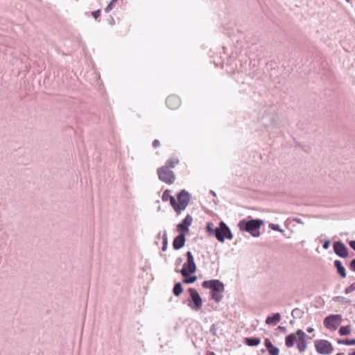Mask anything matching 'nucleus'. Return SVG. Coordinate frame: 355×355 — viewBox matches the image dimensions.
I'll return each instance as SVG.
<instances>
[{"label": "nucleus", "instance_id": "obj_44", "mask_svg": "<svg viewBox=\"0 0 355 355\" xmlns=\"http://www.w3.org/2000/svg\"><path fill=\"white\" fill-rule=\"evenodd\" d=\"M206 355H216V354L213 352H207Z\"/></svg>", "mask_w": 355, "mask_h": 355}, {"label": "nucleus", "instance_id": "obj_24", "mask_svg": "<svg viewBox=\"0 0 355 355\" xmlns=\"http://www.w3.org/2000/svg\"><path fill=\"white\" fill-rule=\"evenodd\" d=\"M338 332L340 336H347L351 333L350 327L342 326L340 327Z\"/></svg>", "mask_w": 355, "mask_h": 355}, {"label": "nucleus", "instance_id": "obj_19", "mask_svg": "<svg viewBox=\"0 0 355 355\" xmlns=\"http://www.w3.org/2000/svg\"><path fill=\"white\" fill-rule=\"evenodd\" d=\"M297 336L295 334H290L285 338V345L287 347H292L297 343Z\"/></svg>", "mask_w": 355, "mask_h": 355}, {"label": "nucleus", "instance_id": "obj_38", "mask_svg": "<svg viewBox=\"0 0 355 355\" xmlns=\"http://www.w3.org/2000/svg\"><path fill=\"white\" fill-rule=\"evenodd\" d=\"M349 245L355 251V241H350Z\"/></svg>", "mask_w": 355, "mask_h": 355}, {"label": "nucleus", "instance_id": "obj_48", "mask_svg": "<svg viewBox=\"0 0 355 355\" xmlns=\"http://www.w3.org/2000/svg\"><path fill=\"white\" fill-rule=\"evenodd\" d=\"M346 1H347V2H349V1H350V0H346Z\"/></svg>", "mask_w": 355, "mask_h": 355}, {"label": "nucleus", "instance_id": "obj_46", "mask_svg": "<svg viewBox=\"0 0 355 355\" xmlns=\"http://www.w3.org/2000/svg\"><path fill=\"white\" fill-rule=\"evenodd\" d=\"M336 355H345V354L343 352H340V353H338Z\"/></svg>", "mask_w": 355, "mask_h": 355}, {"label": "nucleus", "instance_id": "obj_34", "mask_svg": "<svg viewBox=\"0 0 355 355\" xmlns=\"http://www.w3.org/2000/svg\"><path fill=\"white\" fill-rule=\"evenodd\" d=\"M349 268L351 270L355 272V258L353 259L349 264Z\"/></svg>", "mask_w": 355, "mask_h": 355}, {"label": "nucleus", "instance_id": "obj_13", "mask_svg": "<svg viewBox=\"0 0 355 355\" xmlns=\"http://www.w3.org/2000/svg\"><path fill=\"white\" fill-rule=\"evenodd\" d=\"M181 104V100L180 97L177 95L172 94L168 96L166 99V106L171 109L175 110L180 107Z\"/></svg>", "mask_w": 355, "mask_h": 355}, {"label": "nucleus", "instance_id": "obj_26", "mask_svg": "<svg viewBox=\"0 0 355 355\" xmlns=\"http://www.w3.org/2000/svg\"><path fill=\"white\" fill-rule=\"evenodd\" d=\"M337 342L338 344H343V345H355V339L354 338H353V339H349V338L338 339L337 340Z\"/></svg>", "mask_w": 355, "mask_h": 355}, {"label": "nucleus", "instance_id": "obj_40", "mask_svg": "<svg viewBox=\"0 0 355 355\" xmlns=\"http://www.w3.org/2000/svg\"><path fill=\"white\" fill-rule=\"evenodd\" d=\"M182 261V259L181 257H178L177 259H176V265H180Z\"/></svg>", "mask_w": 355, "mask_h": 355}, {"label": "nucleus", "instance_id": "obj_21", "mask_svg": "<svg viewBox=\"0 0 355 355\" xmlns=\"http://www.w3.org/2000/svg\"><path fill=\"white\" fill-rule=\"evenodd\" d=\"M260 339L257 337H250L245 338V344L248 346L254 347L260 344Z\"/></svg>", "mask_w": 355, "mask_h": 355}, {"label": "nucleus", "instance_id": "obj_28", "mask_svg": "<svg viewBox=\"0 0 355 355\" xmlns=\"http://www.w3.org/2000/svg\"><path fill=\"white\" fill-rule=\"evenodd\" d=\"M119 0H112L110 3L107 6V7L105 8V12H109L112 10H113L115 7L116 3L119 2Z\"/></svg>", "mask_w": 355, "mask_h": 355}, {"label": "nucleus", "instance_id": "obj_9", "mask_svg": "<svg viewBox=\"0 0 355 355\" xmlns=\"http://www.w3.org/2000/svg\"><path fill=\"white\" fill-rule=\"evenodd\" d=\"M296 335L297 336V348L300 352H303L307 347V343L305 340L306 338H311L307 336L302 330L298 329L296 331Z\"/></svg>", "mask_w": 355, "mask_h": 355}, {"label": "nucleus", "instance_id": "obj_12", "mask_svg": "<svg viewBox=\"0 0 355 355\" xmlns=\"http://www.w3.org/2000/svg\"><path fill=\"white\" fill-rule=\"evenodd\" d=\"M193 218L190 214H187L186 217L177 225V231L180 234H184L189 232V227L191 225Z\"/></svg>", "mask_w": 355, "mask_h": 355}, {"label": "nucleus", "instance_id": "obj_10", "mask_svg": "<svg viewBox=\"0 0 355 355\" xmlns=\"http://www.w3.org/2000/svg\"><path fill=\"white\" fill-rule=\"evenodd\" d=\"M334 252L341 258H347L349 256L348 248L340 241H335L333 244Z\"/></svg>", "mask_w": 355, "mask_h": 355}, {"label": "nucleus", "instance_id": "obj_18", "mask_svg": "<svg viewBox=\"0 0 355 355\" xmlns=\"http://www.w3.org/2000/svg\"><path fill=\"white\" fill-rule=\"evenodd\" d=\"M281 320V315L279 313H273L267 317L266 323L269 325H275Z\"/></svg>", "mask_w": 355, "mask_h": 355}, {"label": "nucleus", "instance_id": "obj_22", "mask_svg": "<svg viewBox=\"0 0 355 355\" xmlns=\"http://www.w3.org/2000/svg\"><path fill=\"white\" fill-rule=\"evenodd\" d=\"M183 291V288L180 282L175 283L173 288V293L175 296H179Z\"/></svg>", "mask_w": 355, "mask_h": 355}, {"label": "nucleus", "instance_id": "obj_32", "mask_svg": "<svg viewBox=\"0 0 355 355\" xmlns=\"http://www.w3.org/2000/svg\"><path fill=\"white\" fill-rule=\"evenodd\" d=\"M268 227L272 230L280 232H283V230L280 228L279 225L277 224L270 223Z\"/></svg>", "mask_w": 355, "mask_h": 355}, {"label": "nucleus", "instance_id": "obj_33", "mask_svg": "<svg viewBox=\"0 0 355 355\" xmlns=\"http://www.w3.org/2000/svg\"><path fill=\"white\" fill-rule=\"evenodd\" d=\"M101 10L100 9H98L94 12H92V15L93 16V17L96 19H97L100 16H101Z\"/></svg>", "mask_w": 355, "mask_h": 355}, {"label": "nucleus", "instance_id": "obj_45", "mask_svg": "<svg viewBox=\"0 0 355 355\" xmlns=\"http://www.w3.org/2000/svg\"><path fill=\"white\" fill-rule=\"evenodd\" d=\"M210 193H211L213 196H216V193H215L214 191H212V190H211V191H210Z\"/></svg>", "mask_w": 355, "mask_h": 355}, {"label": "nucleus", "instance_id": "obj_35", "mask_svg": "<svg viewBox=\"0 0 355 355\" xmlns=\"http://www.w3.org/2000/svg\"><path fill=\"white\" fill-rule=\"evenodd\" d=\"M152 146L153 148H156L160 146V142L158 139L153 140L152 143Z\"/></svg>", "mask_w": 355, "mask_h": 355}, {"label": "nucleus", "instance_id": "obj_23", "mask_svg": "<svg viewBox=\"0 0 355 355\" xmlns=\"http://www.w3.org/2000/svg\"><path fill=\"white\" fill-rule=\"evenodd\" d=\"M175 198L173 196L171 195V190L166 189L162 194V200L164 202H166L168 200L170 201V204L171 205V199Z\"/></svg>", "mask_w": 355, "mask_h": 355}, {"label": "nucleus", "instance_id": "obj_42", "mask_svg": "<svg viewBox=\"0 0 355 355\" xmlns=\"http://www.w3.org/2000/svg\"><path fill=\"white\" fill-rule=\"evenodd\" d=\"M279 329L282 331H283V332H286V327H281V326H279Z\"/></svg>", "mask_w": 355, "mask_h": 355}, {"label": "nucleus", "instance_id": "obj_16", "mask_svg": "<svg viewBox=\"0 0 355 355\" xmlns=\"http://www.w3.org/2000/svg\"><path fill=\"white\" fill-rule=\"evenodd\" d=\"M264 345L270 355H279V348L273 345L272 342L268 338L265 339Z\"/></svg>", "mask_w": 355, "mask_h": 355}, {"label": "nucleus", "instance_id": "obj_30", "mask_svg": "<svg viewBox=\"0 0 355 355\" xmlns=\"http://www.w3.org/2000/svg\"><path fill=\"white\" fill-rule=\"evenodd\" d=\"M162 239H163V243H162V250L163 251H166L167 249V246H168L167 234H166V231H164V232Z\"/></svg>", "mask_w": 355, "mask_h": 355}, {"label": "nucleus", "instance_id": "obj_31", "mask_svg": "<svg viewBox=\"0 0 355 355\" xmlns=\"http://www.w3.org/2000/svg\"><path fill=\"white\" fill-rule=\"evenodd\" d=\"M354 291H355V282L346 287L344 292L345 294H349Z\"/></svg>", "mask_w": 355, "mask_h": 355}, {"label": "nucleus", "instance_id": "obj_29", "mask_svg": "<svg viewBox=\"0 0 355 355\" xmlns=\"http://www.w3.org/2000/svg\"><path fill=\"white\" fill-rule=\"evenodd\" d=\"M211 299L214 300L216 302L218 303L221 301L223 298V295L221 293H215V292H211Z\"/></svg>", "mask_w": 355, "mask_h": 355}, {"label": "nucleus", "instance_id": "obj_39", "mask_svg": "<svg viewBox=\"0 0 355 355\" xmlns=\"http://www.w3.org/2000/svg\"><path fill=\"white\" fill-rule=\"evenodd\" d=\"M293 221H295V222H296V223H297L299 224H303L302 220L301 219H300V218H294Z\"/></svg>", "mask_w": 355, "mask_h": 355}, {"label": "nucleus", "instance_id": "obj_15", "mask_svg": "<svg viewBox=\"0 0 355 355\" xmlns=\"http://www.w3.org/2000/svg\"><path fill=\"white\" fill-rule=\"evenodd\" d=\"M176 272L181 273L182 276L184 277L183 282L184 284H192L197 280V277L196 275H191L194 272H190L188 271H185L184 270H176Z\"/></svg>", "mask_w": 355, "mask_h": 355}, {"label": "nucleus", "instance_id": "obj_11", "mask_svg": "<svg viewBox=\"0 0 355 355\" xmlns=\"http://www.w3.org/2000/svg\"><path fill=\"white\" fill-rule=\"evenodd\" d=\"M187 261L183 265V267L181 270H184L185 271H188L190 272H196V265L194 261V258L192 253L190 251L186 252Z\"/></svg>", "mask_w": 355, "mask_h": 355}, {"label": "nucleus", "instance_id": "obj_8", "mask_svg": "<svg viewBox=\"0 0 355 355\" xmlns=\"http://www.w3.org/2000/svg\"><path fill=\"white\" fill-rule=\"evenodd\" d=\"M341 315H330L324 320V325L327 329L335 331L341 322Z\"/></svg>", "mask_w": 355, "mask_h": 355}, {"label": "nucleus", "instance_id": "obj_25", "mask_svg": "<svg viewBox=\"0 0 355 355\" xmlns=\"http://www.w3.org/2000/svg\"><path fill=\"white\" fill-rule=\"evenodd\" d=\"M291 315L294 318H301L304 315V311L300 309L295 308L293 309Z\"/></svg>", "mask_w": 355, "mask_h": 355}, {"label": "nucleus", "instance_id": "obj_2", "mask_svg": "<svg viewBox=\"0 0 355 355\" xmlns=\"http://www.w3.org/2000/svg\"><path fill=\"white\" fill-rule=\"evenodd\" d=\"M263 225L261 219H252L251 217L241 220L238 227L241 232L250 233L253 237H259L261 234L260 228Z\"/></svg>", "mask_w": 355, "mask_h": 355}, {"label": "nucleus", "instance_id": "obj_7", "mask_svg": "<svg viewBox=\"0 0 355 355\" xmlns=\"http://www.w3.org/2000/svg\"><path fill=\"white\" fill-rule=\"evenodd\" d=\"M202 286L204 288H210L211 292L222 293L224 291V284L218 279L204 281Z\"/></svg>", "mask_w": 355, "mask_h": 355}, {"label": "nucleus", "instance_id": "obj_43", "mask_svg": "<svg viewBox=\"0 0 355 355\" xmlns=\"http://www.w3.org/2000/svg\"><path fill=\"white\" fill-rule=\"evenodd\" d=\"M306 331H307V332H309V333H311V332H313V331H314V329H313V328H312V327H308V328L306 329Z\"/></svg>", "mask_w": 355, "mask_h": 355}, {"label": "nucleus", "instance_id": "obj_27", "mask_svg": "<svg viewBox=\"0 0 355 355\" xmlns=\"http://www.w3.org/2000/svg\"><path fill=\"white\" fill-rule=\"evenodd\" d=\"M335 302H338L344 304H350L351 300L343 296H336L333 299Z\"/></svg>", "mask_w": 355, "mask_h": 355}, {"label": "nucleus", "instance_id": "obj_47", "mask_svg": "<svg viewBox=\"0 0 355 355\" xmlns=\"http://www.w3.org/2000/svg\"><path fill=\"white\" fill-rule=\"evenodd\" d=\"M348 355H355V351H354L352 353H349Z\"/></svg>", "mask_w": 355, "mask_h": 355}, {"label": "nucleus", "instance_id": "obj_41", "mask_svg": "<svg viewBox=\"0 0 355 355\" xmlns=\"http://www.w3.org/2000/svg\"><path fill=\"white\" fill-rule=\"evenodd\" d=\"M110 24L111 25H114V18L112 16L110 17Z\"/></svg>", "mask_w": 355, "mask_h": 355}, {"label": "nucleus", "instance_id": "obj_14", "mask_svg": "<svg viewBox=\"0 0 355 355\" xmlns=\"http://www.w3.org/2000/svg\"><path fill=\"white\" fill-rule=\"evenodd\" d=\"M186 242V236L184 234H180L175 236L173 241V248L174 250H180L184 247Z\"/></svg>", "mask_w": 355, "mask_h": 355}, {"label": "nucleus", "instance_id": "obj_6", "mask_svg": "<svg viewBox=\"0 0 355 355\" xmlns=\"http://www.w3.org/2000/svg\"><path fill=\"white\" fill-rule=\"evenodd\" d=\"M157 175L161 181L168 184H173L175 180V175L173 171L164 166H161L157 169Z\"/></svg>", "mask_w": 355, "mask_h": 355}, {"label": "nucleus", "instance_id": "obj_4", "mask_svg": "<svg viewBox=\"0 0 355 355\" xmlns=\"http://www.w3.org/2000/svg\"><path fill=\"white\" fill-rule=\"evenodd\" d=\"M189 297L188 299V306L194 311H199L202 306V300L198 292L193 288L188 289Z\"/></svg>", "mask_w": 355, "mask_h": 355}, {"label": "nucleus", "instance_id": "obj_1", "mask_svg": "<svg viewBox=\"0 0 355 355\" xmlns=\"http://www.w3.org/2000/svg\"><path fill=\"white\" fill-rule=\"evenodd\" d=\"M206 231L211 236H214L219 242H224L225 239L231 240L233 234L229 227L223 222L219 223V226L214 228L212 223H207Z\"/></svg>", "mask_w": 355, "mask_h": 355}, {"label": "nucleus", "instance_id": "obj_37", "mask_svg": "<svg viewBox=\"0 0 355 355\" xmlns=\"http://www.w3.org/2000/svg\"><path fill=\"white\" fill-rule=\"evenodd\" d=\"M216 325L215 324H212L210 327V332L212 335H216Z\"/></svg>", "mask_w": 355, "mask_h": 355}, {"label": "nucleus", "instance_id": "obj_17", "mask_svg": "<svg viewBox=\"0 0 355 355\" xmlns=\"http://www.w3.org/2000/svg\"><path fill=\"white\" fill-rule=\"evenodd\" d=\"M334 266L336 269L337 273L342 277L345 278L347 276V272L345 267L343 266L342 262L340 260H335L334 262Z\"/></svg>", "mask_w": 355, "mask_h": 355}, {"label": "nucleus", "instance_id": "obj_5", "mask_svg": "<svg viewBox=\"0 0 355 355\" xmlns=\"http://www.w3.org/2000/svg\"><path fill=\"white\" fill-rule=\"evenodd\" d=\"M314 346L316 352L322 355H329L332 354L334 348L332 344L327 340L318 339L314 341Z\"/></svg>", "mask_w": 355, "mask_h": 355}, {"label": "nucleus", "instance_id": "obj_36", "mask_svg": "<svg viewBox=\"0 0 355 355\" xmlns=\"http://www.w3.org/2000/svg\"><path fill=\"white\" fill-rule=\"evenodd\" d=\"M329 245H330V241L329 240H326L323 243L322 247H323L324 249L327 250V249L329 248Z\"/></svg>", "mask_w": 355, "mask_h": 355}, {"label": "nucleus", "instance_id": "obj_20", "mask_svg": "<svg viewBox=\"0 0 355 355\" xmlns=\"http://www.w3.org/2000/svg\"><path fill=\"white\" fill-rule=\"evenodd\" d=\"M180 162V160L176 157H171L168 159H167L165 162L164 167L166 168H173L175 167Z\"/></svg>", "mask_w": 355, "mask_h": 355}, {"label": "nucleus", "instance_id": "obj_3", "mask_svg": "<svg viewBox=\"0 0 355 355\" xmlns=\"http://www.w3.org/2000/svg\"><path fill=\"white\" fill-rule=\"evenodd\" d=\"M177 199H171V207L177 215H180L188 206L191 196L185 189L181 190L176 196Z\"/></svg>", "mask_w": 355, "mask_h": 355}]
</instances>
